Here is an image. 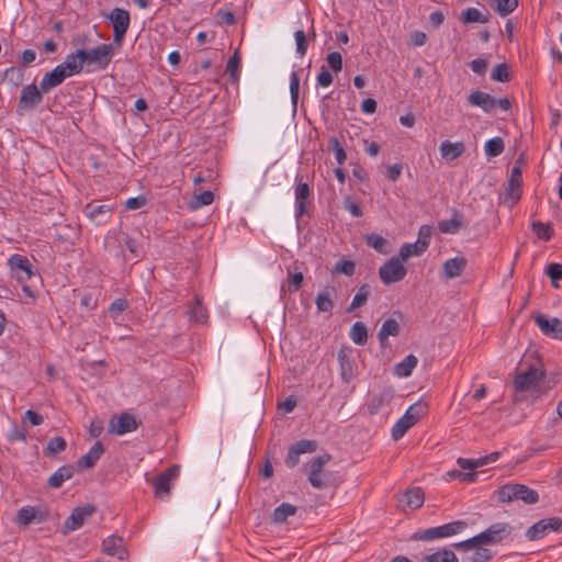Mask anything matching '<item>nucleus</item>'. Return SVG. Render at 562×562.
<instances>
[{
    "mask_svg": "<svg viewBox=\"0 0 562 562\" xmlns=\"http://www.w3.org/2000/svg\"><path fill=\"white\" fill-rule=\"evenodd\" d=\"M512 531L513 527L508 522H496L470 539L453 543L452 547L457 550L469 551L479 546L497 544L507 539Z\"/></svg>",
    "mask_w": 562,
    "mask_h": 562,
    "instance_id": "f257e3e1",
    "label": "nucleus"
},
{
    "mask_svg": "<svg viewBox=\"0 0 562 562\" xmlns=\"http://www.w3.org/2000/svg\"><path fill=\"white\" fill-rule=\"evenodd\" d=\"M76 56L88 67L94 65L93 70H104L108 68L114 56V47L112 44H100L92 49L79 48Z\"/></svg>",
    "mask_w": 562,
    "mask_h": 562,
    "instance_id": "f03ea898",
    "label": "nucleus"
},
{
    "mask_svg": "<svg viewBox=\"0 0 562 562\" xmlns=\"http://www.w3.org/2000/svg\"><path fill=\"white\" fill-rule=\"evenodd\" d=\"M497 495L498 501L503 503L522 501L531 505L539 501L538 492L524 484H506L498 490Z\"/></svg>",
    "mask_w": 562,
    "mask_h": 562,
    "instance_id": "7ed1b4c3",
    "label": "nucleus"
},
{
    "mask_svg": "<svg viewBox=\"0 0 562 562\" xmlns=\"http://www.w3.org/2000/svg\"><path fill=\"white\" fill-rule=\"evenodd\" d=\"M468 527L467 521L456 520L438 527L428 528L422 531L414 532L411 540L431 541L439 538H448L460 533Z\"/></svg>",
    "mask_w": 562,
    "mask_h": 562,
    "instance_id": "20e7f679",
    "label": "nucleus"
},
{
    "mask_svg": "<svg viewBox=\"0 0 562 562\" xmlns=\"http://www.w3.org/2000/svg\"><path fill=\"white\" fill-rule=\"evenodd\" d=\"M46 92L42 91V87H37L35 83H30L23 87L19 103L16 106V113L24 115L25 113L34 110L43 101Z\"/></svg>",
    "mask_w": 562,
    "mask_h": 562,
    "instance_id": "39448f33",
    "label": "nucleus"
},
{
    "mask_svg": "<svg viewBox=\"0 0 562 562\" xmlns=\"http://www.w3.org/2000/svg\"><path fill=\"white\" fill-rule=\"evenodd\" d=\"M406 274L407 269L397 257H392L379 268L380 279L385 285L402 281Z\"/></svg>",
    "mask_w": 562,
    "mask_h": 562,
    "instance_id": "423d86ee",
    "label": "nucleus"
},
{
    "mask_svg": "<svg viewBox=\"0 0 562 562\" xmlns=\"http://www.w3.org/2000/svg\"><path fill=\"white\" fill-rule=\"evenodd\" d=\"M551 531L562 532V518L549 517L543 518L529 527L526 531V537L530 541L542 539Z\"/></svg>",
    "mask_w": 562,
    "mask_h": 562,
    "instance_id": "0eeeda50",
    "label": "nucleus"
},
{
    "mask_svg": "<svg viewBox=\"0 0 562 562\" xmlns=\"http://www.w3.org/2000/svg\"><path fill=\"white\" fill-rule=\"evenodd\" d=\"M108 18L113 24V42L121 45L130 26V12L121 8H114Z\"/></svg>",
    "mask_w": 562,
    "mask_h": 562,
    "instance_id": "6e6552de",
    "label": "nucleus"
},
{
    "mask_svg": "<svg viewBox=\"0 0 562 562\" xmlns=\"http://www.w3.org/2000/svg\"><path fill=\"white\" fill-rule=\"evenodd\" d=\"M179 473L180 467L173 464L155 477L153 484L156 497L164 499L170 495L172 481L179 476Z\"/></svg>",
    "mask_w": 562,
    "mask_h": 562,
    "instance_id": "1a4fd4ad",
    "label": "nucleus"
},
{
    "mask_svg": "<svg viewBox=\"0 0 562 562\" xmlns=\"http://www.w3.org/2000/svg\"><path fill=\"white\" fill-rule=\"evenodd\" d=\"M542 379H544V371L540 370L537 364H531L527 371L515 376L514 387L517 392H526L536 386Z\"/></svg>",
    "mask_w": 562,
    "mask_h": 562,
    "instance_id": "9d476101",
    "label": "nucleus"
},
{
    "mask_svg": "<svg viewBox=\"0 0 562 562\" xmlns=\"http://www.w3.org/2000/svg\"><path fill=\"white\" fill-rule=\"evenodd\" d=\"M353 349L349 346H342L337 355L340 378L344 382L349 383L357 374V367L352 359Z\"/></svg>",
    "mask_w": 562,
    "mask_h": 562,
    "instance_id": "9b49d317",
    "label": "nucleus"
},
{
    "mask_svg": "<svg viewBox=\"0 0 562 562\" xmlns=\"http://www.w3.org/2000/svg\"><path fill=\"white\" fill-rule=\"evenodd\" d=\"M317 447V441L308 439H301L294 445H291L284 460L286 467L290 469L295 468L300 462L301 454L315 452Z\"/></svg>",
    "mask_w": 562,
    "mask_h": 562,
    "instance_id": "f8f14e48",
    "label": "nucleus"
},
{
    "mask_svg": "<svg viewBox=\"0 0 562 562\" xmlns=\"http://www.w3.org/2000/svg\"><path fill=\"white\" fill-rule=\"evenodd\" d=\"M533 319L543 335L552 339L562 340V319L549 317L541 313L536 314Z\"/></svg>",
    "mask_w": 562,
    "mask_h": 562,
    "instance_id": "ddd939ff",
    "label": "nucleus"
},
{
    "mask_svg": "<svg viewBox=\"0 0 562 562\" xmlns=\"http://www.w3.org/2000/svg\"><path fill=\"white\" fill-rule=\"evenodd\" d=\"M8 263L13 271H20L21 274L16 276V279L19 282H25L27 280H31L34 277H37V272L32 265V262L29 260L27 257L19 254L12 255Z\"/></svg>",
    "mask_w": 562,
    "mask_h": 562,
    "instance_id": "4468645a",
    "label": "nucleus"
},
{
    "mask_svg": "<svg viewBox=\"0 0 562 562\" xmlns=\"http://www.w3.org/2000/svg\"><path fill=\"white\" fill-rule=\"evenodd\" d=\"M97 508L92 504H86L72 509L70 516L65 520L64 528L67 531H75L82 527L85 520L95 513Z\"/></svg>",
    "mask_w": 562,
    "mask_h": 562,
    "instance_id": "2eb2a0df",
    "label": "nucleus"
},
{
    "mask_svg": "<svg viewBox=\"0 0 562 562\" xmlns=\"http://www.w3.org/2000/svg\"><path fill=\"white\" fill-rule=\"evenodd\" d=\"M295 187V217L301 220L307 214V205L311 203L312 190L306 182H302L299 176H296Z\"/></svg>",
    "mask_w": 562,
    "mask_h": 562,
    "instance_id": "dca6fc26",
    "label": "nucleus"
},
{
    "mask_svg": "<svg viewBox=\"0 0 562 562\" xmlns=\"http://www.w3.org/2000/svg\"><path fill=\"white\" fill-rule=\"evenodd\" d=\"M110 430L117 435H124L134 431L138 427L135 417L130 413H122L119 416H113L109 424Z\"/></svg>",
    "mask_w": 562,
    "mask_h": 562,
    "instance_id": "f3484780",
    "label": "nucleus"
},
{
    "mask_svg": "<svg viewBox=\"0 0 562 562\" xmlns=\"http://www.w3.org/2000/svg\"><path fill=\"white\" fill-rule=\"evenodd\" d=\"M331 460V456L329 453H324L314 458L310 462V473H308V482L315 488H324L328 485L327 481H318L316 480V474L318 472H323V468Z\"/></svg>",
    "mask_w": 562,
    "mask_h": 562,
    "instance_id": "a211bd4d",
    "label": "nucleus"
},
{
    "mask_svg": "<svg viewBox=\"0 0 562 562\" xmlns=\"http://www.w3.org/2000/svg\"><path fill=\"white\" fill-rule=\"evenodd\" d=\"M102 550L108 555L116 557L120 560L127 555L123 538L115 535L109 536L102 541Z\"/></svg>",
    "mask_w": 562,
    "mask_h": 562,
    "instance_id": "6ab92c4d",
    "label": "nucleus"
},
{
    "mask_svg": "<svg viewBox=\"0 0 562 562\" xmlns=\"http://www.w3.org/2000/svg\"><path fill=\"white\" fill-rule=\"evenodd\" d=\"M468 223L464 220V215L458 211L452 210V216L449 220H442L438 223V229L443 234H457L462 227H465Z\"/></svg>",
    "mask_w": 562,
    "mask_h": 562,
    "instance_id": "aec40b11",
    "label": "nucleus"
},
{
    "mask_svg": "<svg viewBox=\"0 0 562 562\" xmlns=\"http://www.w3.org/2000/svg\"><path fill=\"white\" fill-rule=\"evenodd\" d=\"M414 409V407H408L405 414L393 426L392 438L394 440L401 439L409 428L417 424V416L413 415Z\"/></svg>",
    "mask_w": 562,
    "mask_h": 562,
    "instance_id": "412c9836",
    "label": "nucleus"
},
{
    "mask_svg": "<svg viewBox=\"0 0 562 562\" xmlns=\"http://www.w3.org/2000/svg\"><path fill=\"white\" fill-rule=\"evenodd\" d=\"M522 171L521 167L514 166L508 179L507 193L513 203H517L521 198Z\"/></svg>",
    "mask_w": 562,
    "mask_h": 562,
    "instance_id": "4be33fe9",
    "label": "nucleus"
},
{
    "mask_svg": "<svg viewBox=\"0 0 562 562\" xmlns=\"http://www.w3.org/2000/svg\"><path fill=\"white\" fill-rule=\"evenodd\" d=\"M468 102L473 106L481 108L486 113H491L495 109V98L480 90L472 91L468 97Z\"/></svg>",
    "mask_w": 562,
    "mask_h": 562,
    "instance_id": "5701e85b",
    "label": "nucleus"
},
{
    "mask_svg": "<svg viewBox=\"0 0 562 562\" xmlns=\"http://www.w3.org/2000/svg\"><path fill=\"white\" fill-rule=\"evenodd\" d=\"M104 452V446L101 441H95L90 450L78 459L79 469H92Z\"/></svg>",
    "mask_w": 562,
    "mask_h": 562,
    "instance_id": "b1692460",
    "label": "nucleus"
},
{
    "mask_svg": "<svg viewBox=\"0 0 562 562\" xmlns=\"http://www.w3.org/2000/svg\"><path fill=\"white\" fill-rule=\"evenodd\" d=\"M66 78H68L67 74L56 66L53 70L44 74L40 83L42 91L48 93L52 89L60 86Z\"/></svg>",
    "mask_w": 562,
    "mask_h": 562,
    "instance_id": "393cba45",
    "label": "nucleus"
},
{
    "mask_svg": "<svg viewBox=\"0 0 562 562\" xmlns=\"http://www.w3.org/2000/svg\"><path fill=\"white\" fill-rule=\"evenodd\" d=\"M45 514L38 512L35 507L24 506L16 513V522L22 526H27L32 522L41 524L45 520Z\"/></svg>",
    "mask_w": 562,
    "mask_h": 562,
    "instance_id": "a878e982",
    "label": "nucleus"
},
{
    "mask_svg": "<svg viewBox=\"0 0 562 562\" xmlns=\"http://www.w3.org/2000/svg\"><path fill=\"white\" fill-rule=\"evenodd\" d=\"M468 266V260L464 257H456L448 259L442 265V270L446 279H454L460 277Z\"/></svg>",
    "mask_w": 562,
    "mask_h": 562,
    "instance_id": "bb28decb",
    "label": "nucleus"
},
{
    "mask_svg": "<svg viewBox=\"0 0 562 562\" xmlns=\"http://www.w3.org/2000/svg\"><path fill=\"white\" fill-rule=\"evenodd\" d=\"M76 472L72 464H65L58 468L47 480V484L52 488H59L65 481L70 480Z\"/></svg>",
    "mask_w": 562,
    "mask_h": 562,
    "instance_id": "cd10ccee",
    "label": "nucleus"
},
{
    "mask_svg": "<svg viewBox=\"0 0 562 562\" xmlns=\"http://www.w3.org/2000/svg\"><path fill=\"white\" fill-rule=\"evenodd\" d=\"M394 397V390L389 387L384 389L379 394L372 396L368 404V409L371 415L379 413V411L391 403Z\"/></svg>",
    "mask_w": 562,
    "mask_h": 562,
    "instance_id": "c85d7f7f",
    "label": "nucleus"
},
{
    "mask_svg": "<svg viewBox=\"0 0 562 562\" xmlns=\"http://www.w3.org/2000/svg\"><path fill=\"white\" fill-rule=\"evenodd\" d=\"M439 150L443 159L452 161L464 153L465 145L463 142L451 143L450 140H443L439 146Z\"/></svg>",
    "mask_w": 562,
    "mask_h": 562,
    "instance_id": "c756f323",
    "label": "nucleus"
},
{
    "mask_svg": "<svg viewBox=\"0 0 562 562\" xmlns=\"http://www.w3.org/2000/svg\"><path fill=\"white\" fill-rule=\"evenodd\" d=\"M57 66L67 74V77L79 75L83 70V63L80 57L76 56V52L68 54L65 60Z\"/></svg>",
    "mask_w": 562,
    "mask_h": 562,
    "instance_id": "7c9ffc66",
    "label": "nucleus"
},
{
    "mask_svg": "<svg viewBox=\"0 0 562 562\" xmlns=\"http://www.w3.org/2000/svg\"><path fill=\"white\" fill-rule=\"evenodd\" d=\"M425 501L424 491L422 487H412L408 488L404 495L401 502H405L407 506L411 508L417 509L423 506Z\"/></svg>",
    "mask_w": 562,
    "mask_h": 562,
    "instance_id": "2f4dec72",
    "label": "nucleus"
},
{
    "mask_svg": "<svg viewBox=\"0 0 562 562\" xmlns=\"http://www.w3.org/2000/svg\"><path fill=\"white\" fill-rule=\"evenodd\" d=\"M422 562H459V559L452 550L442 548L431 554L423 557Z\"/></svg>",
    "mask_w": 562,
    "mask_h": 562,
    "instance_id": "473e14b6",
    "label": "nucleus"
},
{
    "mask_svg": "<svg viewBox=\"0 0 562 562\" xmlns=\"http://www.w3.org/2000/svg\"><path fill=\"white\" fill-rule=\"evenodd\" d=\"M417 363V357L408 355L395 366L394 373L400 378H407L412 374V371L415 369Z\"/></svg>",
    "mask_w": 562,
    "mask_h": 562,
    "instance_id": "72a5a7b5",
    "label": "nucleus"
},
{
    "mask_svg": "<svg viewBox=\"0 0 562 562\" xmlns=\"http://www.w3.org/2000/svg\"><path fill=\"white\" fill-rule=\"evenodd\" d=\"M400 334V325L396 319L394 318H387L382 324L379 333L378 338L383 345L384 340L387 339L389 336H397Z\"/></svg>",
    "mask_w": 562,
    "mask_h": 562,
    "instance_id": "f704fd0d",
    "label": "nucleus"
},
{
    "mask_svg": "<svg viewBox=\"0 0 562 562\" xmlns=\"http://www.w3.org/2000/svg\"><path fill=\"white\" fill-rule=\"evenodd\" d=\"M370 293H371V286L368 283L360 285L356 295L352 299L351 304L347 308V312L350 313L353 310L363 306L367 303Z\"/></svg>",
    "mask_w": 562,
    "mask_h": 562,
    "instance_id": "c9c22d12",
    "label": "nucleus"
},
{
    "mask_svg": "<svg viewBox=\"0 0 562 562\" xmlns=\"http://www.w3.org/2000/svg\"><path fill=\"white\" fill-rule=\"evenodd\" d=\"M297 508L290 503H282L279 505L272 514V521L276 524H282L289 516L295 515Z\"/></svg>",
    "mask_w": 562,
    "mask_h": 562,
    "instance_id": "e433bc0d",
    "label": "nucleus"
},
{
    "mask_svg": "<svg viewBox=\"0 0 562 562\" xmlns=\"http://www.w3.org/2000/svg\"><path fill=\"white\" fill-rule=\"evenodd\" d=\"M350 338L351 340L358 345L363 346L368 340V329L367 326L362 322H356L350 329Z\"/></svg>",
    "mask_w": 562,
    "mask_h": 562,
    "instance_id": "4c0bfd02",
    "label": "nucleus"
},
{
    "mask_svg": "<svg viewBox=\"0 0 562 562\" xmlns=\"http://www.w3.org/2000/svg\"><path fill=\"white\" fill-rule=\"evenodd\" d=\"M518 7V0H494L492 8L502 18H505L513 13Z\"/></svg>",
    "mask_w": 562,
    "mask_h": 562,
    "instance_id": "58836bf2",
    "label": "nucleus"
},
{
    "mask_svg": "<svg viewBox=\"0 0 562 562\" xmlns=\"http://www.w3.org/2000/svg\"><path fill=\"white\" fill-rule=\"evenodd\" d=\"M189 316L192 321L203 324L207 319V311L201 300L195 296L193 305L189 310Z\"/></svg>",
    "mask_w": 562,
    "mask_h": 562,
    "instance_id": "ea45409f",
    "label": "nucleus"
},
{
    "mask_svg": "<svg viewBox=\"0 0 562 562\" xmlns=\"http://www.w3.org/2000/svg\"><path fill=\"white\" fill-rule=\"evenodd\" d=\"M426 250H424V248H420L417 241L413 244L406 243L401 246L397 258H400L404 262L408 260L411 257L420 256Z\"/></svg>",
    "mask_w": 562,
    "mask_h": 562,
    "instance_id": "a19ab883",
    "label": "nucleus"
},
{
    "mask_svg": "<svg viewBox=\"0 0 562 562\" xmlns=\"http://www.w3.org/2000/svg\"><path fill=\"white\" fill-rule=\"evenodd\" d=\"M366 241L369 247H372L379 254L385 255L389 252L387 240L381 235L374 233L369 234L366 237Z\"/></svg>",
    "mask_w": 562,
    "mask_h": 562,
    "instance_id": "79ce46f5",
    "label": "nucleus"
},
{
    "mask_svg": "<svg viewBox=\"0 0 562 562\" xmlns=\"http://www.w3.org/2000/svg\"><path fill=\"white\" fill-rule=\"evenodd\" d=\"M461 21L463 23H465V24H469V23H487L488 22V15H483L475 8H468L467 10L462 11Z\"/></svg>",
    "mask_w": 562,
    "mask_h": 562,
    "instance_id": "37998d69",
    "label": "nucleus"
},
{
    "mask_svg": "<svg viewBox=\"0 0 562 562\" xmlns=\"http://www.w3.org/2000/svg\"><path fill=\"white\" fill-rule=\"evenodd\" d=\"M504 142L501 137L488 139L484 145V151L487 157H497L504 151Z\"/></svg>",
    "mask_w": 562,
    "mask_h": 562,
    "instance_id": "c03bdc74",
    "label": "nucleus"
},
{
    "mask_svg": "<svg viewBox=\"0 0 562 562\" xmlns=\"http://www.w3.org/2000/svg\"><path fill=\"white\" fill-rule=\"evenodd\" d=\"M457 463L462 470H470L471 472H474L477 468L488 464L486 456L476 459L458 458Z\"/></svg>",
    "mask_w": 562,
    "mask_h": 562,
    "instance_id": "a18cd8bd",
    "label": "nucleus"
},
{
    "mask_svg": "<svg viewBox=\"0 0 562 562\" xmlns=\"http://www.w3.org/2000/svg\"><path fill=\"white\" fill-rule=\"evenodd\" d=\"M67 447V442L61 437L50 438L47 442L46 448L44 449L45 456H56L59 452H63Z\"/></svg>",
    "mask_w": 562,
    "mask_h": 562,
    "instance_id": "49530a36",
    "label": "nucleus"
},
{
    "mask_svg": "<svg viewBox=\"0 0 562 562\" xmlns=\"http://www.w3.org/2000/svg\"><path fill=\"white\" fill-rule=\"evenodd\" d=\"M491 79L497 82H507L510 79L509 67L506 63L498 64L491 72Z\"/></svg>",
    "mask_w": 562,
    "mask_h": 562,
    "instance_id": "de8ad7c7",
    "label": "nucleus"
},
{
    "mask_svg": "<svg viewBox=\"0 0 562 562\" xmlns=\"http://www.w3.org/2000/svg\"><path fill=\"white\" fill-rule=\"evenodd\" d=\"M356 272V263L352 260H339L335 263L333 273L345 274L348 277L353 276Z\"/></svg>",
    "mask_w": 562,
    "mask_h": 562,
    "instance_id": "09e8293b",
    "label": "nucleus"
},
{
    "mask_svg": "<svg viewBox=\"0 0 562 562\" xmlns=\"http://www.w3.org/2000/svg\"><path fill=\"white\" fill-rule=\"evenodd\" d=\"M474 549L473 554L469 557L470 562H488L494 558V552L484 546H479Z\"/></svg>",
    "mask_w": 562,
    "mask_h": 562,
    "instance_id": "8fccbe9b",
    "label": "nucleus"
},
{
    "mask_svg": "<svg viewBox=\"0 0 562 562\" xmlns=\"http://www.w3.org/2000/svg\"><path fill=\"white\" fill-rule=\"evenodd\" d=\"M23 77V70L14 66L7 68L3 75V78L14 87H19L22 83Z\"/></svg>",
    "mask_w": 562,
    "mask_h": 562,
    "instance_id": "3c124183",
    "label": "nucleus"
},
{
    "mask_svg": "<svg viewBox=\"0 0 562 562\" xmlns=\"http://www.w3.org/2000/svg\"><path fill=\"white\" fill-rule=\"evenodd\" d=\"M532 231L540 239L546 241L550 240L553 236V229L551 225L539 221L532 223Z\"/></svg>",
    "mask_w": 562,
    "mask_h": 562,
    "instance_id": "603ef678",
    "label": "nucleus"
},
{
    "mask_svg": "<svg viewBox=\"0 0 562 562\" xmlns=\"http://www.w3.org/2000/svg\"><path fill=\"white\" fill-rule=\"evenodd\" d=\"M240 65V57L238 52H235L234 55L228 59L226 66V72L229 74L231 80L233 82H237L239 79L238 68Z\"/></svg>",
    "mask_w": 562,
    "mask_h": 562,
    "instance_id": "864d4df0",
    "label": "nucleus"
},
{
    "mask_svg": "<svg viewBox=\"0 0 562 562\" xmlns=\"http://www.w3.org/2000/svg\"><path fill=\"white\" fill-rule=\"evenodd\" d=\"M299 93H300V78L296 71H292L290 76V94H291V101L294 108V111L296 110L297 101H299Z\"/></svg>",
    "mask_w": 562,
    "mask_h": 562,
    "instance_id": "5fc2aeb1",
    "label": "nucleus"
},
{
    "mask_svg": "<svg viewBox=\"0 0 562 562\" xmlns=\"http://www.w3.org/2000/svg\"><path fill=\"white\" fill-rule=\"evenodd\" d=\"M315 303L319 312H331L335 305L327 292L318 293Z\"/></svg>",
    "mask_w": 562,
    "mask_h": 562,
    "instance_id": "6e6d98bb",
    "label": "nucleus"
},
{
    "mask_svg": "<svg viewBox=\"0 0 562 562\" xmlns=\"http://www.w3.org/2000/svg\"><path fill=\"white\" fill-rule=\"evenodd\" d=\"M110 210V206L105 204L94 205L92 203H89L85 207V213L91 220H97L100 215L109 213Z\"/></svg>",
    "mask_w": 562,
    "mask_h": 562,
    "instance_id": "4d7b16f0",
    "label": "nucleus"
},
{
    "mask_svg": "<svg viewBox=\"0 0 562 562\" xmlns=\"http://www.w3.org/2000/svg\"><path fill=\"white\" fill-rule=\"evenodd\" d=\"M546 273L551 279L552 285L558 288V281L562 279V265L558 262L548 265Z\"/></svg>",
    "mask_w": 562,
    "mask_h": 562,
    "instance_id": "13d9d810",
    "label": "nucleus"
},
{
    "mask_svg": "<svg viewBox=\"0 0 562 562\" xmlns=\"http://www.w3.org/2000/svg\"><path fill=\"white\" fill-rule=\"evenodd\" d=\"M294 38L296 43V53L303 57L306 54L308 47V40L303 30H297L294 33Z\"/></svg>",
    "mask_w": 562,
    "mask_h": 562,
    "instance_id": "bf43d9fd",
    "label": "nucleus"
},
{
    "mask_svg": "<svg viewBox=\"0 0 562 562\" xmlns=\"http://www.w3.org/2000/svg\"><path fill=\"white\" fill-rule=\"evenodd\" d=\"M432 228L429 225H423L420 226L418 231V239L416 240L420 248H424V250H427L430 239H431Z\"/></svg>",
    "mask_w": 562,
    "mask_h": 562,
    "instance_id": "052dcab7",
    "label": "nucleus"
},
{
    "mask_svg": "<svg viewBox=\"0 0 562 562\" xmlns=\"http://www.w3.org/2000/svg\"><path fill=\"white\" fill-rule=\"evenodd\" d=\"M329 148L335 153L337 162L342 165L347 159V154L337 137H331L329 139Z\"/></svg>",
    "mask_w": 562,
    "mask_h": 562,
    "instance_id": "680f3d73",
    "label": "nucleus"
},
{
    "mask_svg": "<svg viewBox=\"0 0 562 562\" xmlns=\"http://www.w3.org/2000/svg\"><path fill=\"white\" fill-rule=\"evenodd\" d=\"M214 194L212 191L206 190L200 193L199 195H195L194 201H192L191 206L192 209H199L204 205H209L213 202Z\"/></svg>",
    "mask_w": 562,
    "mask_h": 562,
    "instance_id": "e2e57ef3",
    "label": "nucleus"
},
{
    "mask_svg": "<svg viewBox=\"0 0 562 562\" xmlns=\"http://www.w3.org/2000/svg\"><path fill=\"white\" fill-rule=\"evenodd\" d=\"M128 307V302L125 299H116L109 306V313L112 318H116L121 313H123Z\"/></svg>",
    "mask_w": 562,
    "mask_h": 562,
    "instance_id": "0e129e2a",
    "label": "nucleus"
},
{
    "mask_svg": "<svg viewBox=\"0 0 562 562\" xmlns=\"http://www.w3.org/2000/svg\"><path fill=\"white\" fill-rule=\"evenodd\" d=\"M450 480H460L462 482H473L477 477L476 472H462L460 470H451L447 472Z\"/></svg>",
    "mask_w": 562,
    "mask_h": 562,
    "instance_id": "69168bd1",
    "label": "nucleus"
},
{
    "mask_svg": "<svg viewBox=\"0 0 562 562\" xmlns=\"http://www.w3.org/2000/svg\"><path fill=\"white\" fill-rule=\"evenodd\" d=\"M329 67L335 71H341L342 69V57L339 52H331L327 55L326 58Z\"/></svg>",
    "mask_w": 562,
    "mask_h": 562,
    "instance_id": "338daca9",
    "label": "nucleus"
},
{
    "mask_svg": "<svg viewBox=\"0 0 562 562\" xmlns=\"http://www.w3.org/2000/svg\"><path fill=\"white\" fill-rule=\"evenodd\" d=\"M344 207L355 217H360L363 215L361 206L352 201L350 196H346L344 199Z\"/></svg>",
    "mask_w": 562,
    "mask_h": 562,
    "instance_id": "774afa93",
    "label": "nucleus"
}]
</instances>
